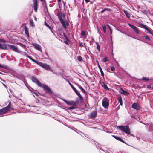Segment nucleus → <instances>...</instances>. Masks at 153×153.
<instances>
[{"mask_svg": "<svg viewBox=\"0 0 153 153\" xmlns=\"http://www.w3.org/2000/svg\"><path fill=\"white\" fill-rule=\"evenodd\" d=\"M57 16H58L59 19L63 27L65 29H66L67 28V27L66 26L65 22V21L63 20L62 17V16L63 17L65 18V13H63L62 14V12H59L58 13Z\"/></svg>", "mask_w": 153, "mask_h": 153, "instance_id": "obj_1", "label": "nucleus"}, {"mask_svg": "<svg viewBox=\"0 0 153 153\" xmlns=\"http://www.w3.org/2000/svg\"><path fill=\"white\" fill-rule=\"evenodd\" d=\"M118 127L121 130L123 131L125 133L128 134H130V129L128 126H120Z\"/></svg>", "mask_w": 153, "mask_h": 153, "instance_id": "obj_2", "label": "nucleus"}, {"mask_svg": "<svg viewBox=\"0 0 153 153\" xmlns=\"http://www.w3.org/2000/svg\"><path fill=\"white\" fill-rule=\"evenodd\" d=\"M11 108V103L9 102L7 106L0 109V115L6 114L8 112V111Z\"/></svg>", "mask_w": 153, "mask_h": 153, "instance_id": "obj_3", "label": "nucleus"}, {"mask_svg": "<svg viewBox=\"0 0 153 153\" xmlns=\"http://www.w3.org/2000/svg\"><path fill=\"white\" fill-rule=\"evenodd\" d=\"M35 63L47 70H49L50 69V67L46 64H44L40 62H38L36 61L35 62Z\"/></svg>", "mask_w": 153, "mask_h": 153, "instance_id": "obj_4", "label": "nucleus"}, {"mask_svg": "<svg viewBox=\"0 0 153 153\" xmlns=\"http://www.w3.org/2000/svg\"><path fill=\"white\" fill-rule=\"evenodd\" d=\"M102 104L105 109H107L109 105V100L107 98H104L102 100Z\"/></svg>", "mask_w": 153, "mask_h": 153, "instance_id": "obj_5", "label": "nucleus"}, {"mask_svg": "<svg viewBox=\"0 0 153 153\" xmlns=\"http://www.w3.org/2000/svg\"><path fill=\"white\" fill-rule=\"evenodd\" d=\"M7 46L9 47V49H11L14 51L17 52L19 53H20V51L17 48L13 45H11L8 44Z\"/></svg>", "mask_w": 153, "mask_h": 153, "instance_id": "obj_6", "label": "nucleus"}, {"mask_svg": "<svg viewBox=\"0 0 153 153\" xmlns=\"http://www.w3.org/2000/svg\"><path fill=\"white\" fill-rule=\"evenodd\" d=\"M139 25L140 26L144 28L147 31V33L150 34H152V33H153L152 32H153V30H150L149 28L147 27L146 25H145L142 23L140 24Z\"/></svg>", "mask_w": 153, "mask_h": 153, "instance_id": "obj_7", "label": "nucleus"}, {"mask_svg": "<svg viewBox=\"0 0 153 153\" xmlns=\"http://www.w3.org/2000/svg\"><path fill=\"white\" fill-rule=\"evenodd\" d=\"M1 41L0 42V48L1 49L3 50H7L8 49L7 48V45L4 43V42H6V41H3L2 42H2Z\"/></svg>", "mask_w": 153, "mask_h": 153, "instance_id": "obj_8", "label": "nucleus"}, {"mask_svg": "<svg viewBox=\"0 0 153 153\" xmlns=\"http://www.w3.org/2000/svg\"><path fill=\"white\" fill-rule=\"evenodd\" d=\"M42 87L43 89L47 92L48 93L50 94L52 93V91L48 86L45 85H43Z\"/></svg>", "mask_w": 153, "mask_h": 153, "instance_id": "obj_9", "label": "nucleus"}, {"mask_svg": "<svg viewBox=\"0 0 153 153\" xmlns=\"http://www.w3.org/2000/svg\"><path fill=\"white\" fill-rule=\"evenodd\" d=\"M32 81L37 84V85L40 87L42 86V84L40 83L39 81L34 76H33L31 78Z\"/></svg>", "mask_w": 153, "mask_h": 153, "instance_id": "obj_10", "label": "nucleus"}, {"mask_svg": "<svg viewBox=\"0 0 153 153\" xmlns=\"http://www.w3.org/2000/svg\"><path fill=\"white\" fill-rule=\"evenodd\" d=\"M33 2L34 10L36 12L38 7L37 0H33Z\"/></svg>", "mask_w": 153, "mask_h": 153, "instance_id": "obj_11", "label": "nucleus"}, {"mask_svg": "<svg viewBox=\"0 0 153 153\" xmlns=\"http://www.w3.org/2000/svg\"><path fill=\"white\" fill-rule=\"evenodd\" d=\"M73 90H74L75 93L79 97V98L80 100H83V97L80 95V93L73 86L72 87H71Z\"/></svg>", "mask_w": 153, "mask_h": 153, "instance_id": "obj_12", "label": "nucleus"}, {"mask_svg": "<svg viewBox=\"0 0 153 153\" xmlns=\"http://www.w3.org/2000/svg\"><path fill=\"white\" fill-rule=\"evenodd\" d=\"M73 90H74L75 93L79 97V98L80 100H83V97L80 95V93L73 86L72 87H71Z\"/></svg>", "mask_w": 153, "mask_h": 153, "instance_id": "obj_13", "label": "nucleus"}, {"mask_svg": "<svg viewBox=\"0 0 153 153\" xmlns=\"http://www.w3.org/2000/svg\"><path fill=\"white\" fill-rule=\"evenodd\" d=\"M128 25L130 26V27L131 28H132L134 30V31L136 33H139V30H138L137 28L136 27V26L133 25H131V24L129 23H128Z\"/></svg>", "mask_w": 153, "mask_h": 153, "instance_id": "obj_14", "label": "nucleus"}, {"mask_svg": "<svg viewBox=\"0 0 153 153\" xmlns=\"http://www.w3.org/2000/svg\"><path fill=\"white\" fill-rule=\"evenodd\" d=\"M97 113L96 111H92L90 114V118L91 119L95 118L97 116Z\"/></svg>", "mask_w": 153, "mask_h": 153, "instance_id": "obj_15", "label": "nucleus"}, {"mask_svg": "<svg viewBox=\"0 0 153 153\" xmlns=\"http://www.w3.org/2000/svg\"><path fill=\"white\" fill-rule=\"evenodd\" d=\"M64 101L68 105H76V102L73 101H68L65 100H64Z\"/></svg>", "mask_w": 153, "mask_h": 153, "instance_id": "obj_16", "label": "nucleus"}, {"mask_svg": "<svg viewBox=\"0 0 153 153\" xmlns=\"http://www.w3.org/2000/svg\"><path fill=\"white\" fill-rule=\"evenodd\" d=\"M120 92L121 94H123L125 95H127L129 94V93L127 91L123 90L122 88H121L120 90Z\"/></svg>", "mask_w": 153, "mask_h": 153, "instance_id": "obj_17", "label": "nucleus"}, {"mask_svg": "<svg viewBox=\"0 0 153 153\" xmlns=\"http://www.w3.org/2000/svg\"><path fill=\"white\" fill-rule=\"evenodd\" d=\"M132 107L134 109H136L137 110H139L140 109L139 106H138L137 104L136 103H134L132 105Z\"/></svg>", "mask_w": 153, "mask_h": 153, "instance_id": "obj_18", "label": "nucleus"}, {"mask_svg": "<svg viewBox=\"0 0 153 153\" xmlns=\"http://www.w3.org/2000/svg\"><path fill=\"white\" fill-rule=\"evenodd\" d=\"M112 137H114V138H115V139H116V140H117L119 141H120L121 142H122L123 143H124V140H123L120 137L116 136H115L114 135H112Z\"/></svg>", "mask_w": 153, "mask_h": 153, "instance_id": "obj_19", "label": "nucleus"}, {"mask_svg": "<svg viewBox=\"0 0 153 153\" xmlns=\"http://www.w3.org/2000/svg\"><path fill=\"white\" fill-rule=\"evenodd\" d=\"M24 30L25 34L28 37H29V33L28 30V29L26 26L24 27Z\"/></svg>", "mask_w": 153, "mask_h": 153, "instance_id": "obj_20", "label": "nucleus"}, {"mask_svg": "<svg viewBox=\"0 0 153 153\" xmlns=\"http://www.w3.org/2000/svg\"><path fill=\"white\" fill-rule=\"evenodd\" d=\"M33 45L34 46V47L36 49L39 50V51H42V49L41 48V47L39 45H37V44H35Z\"/></svg>", "mask_w": 153, "mask_h": 153, "instance_id": "obj_21", "label": "nucleus"}, {"mask_svg": "<svg viewBox=\"0 0 153 153\" xmlns=\"http://www.w3.org/2000/svg\"><path fill=\"white\" fill-rule=\"evenodd\" d=\"M118 102L120 104L121 106L122 105V99L121 96H119L118 97Z\"/></svg>", "mask_w": 153, "mask_h": 153, "instance_id": "obj_22", "label": "nucleus"}, {"mask_svg": "<svg viewBox=\"0 0 153 153\" xmlns=\"http://www.w3.org/2000/svg\"><path fill=\"white\" fill-rule=\"evenodd\" d=\"M105 11H112V10L109 8H104L103 10H102V11H101L100 12H99V13H104Z\"/></svg>", "mask_w": 153, "mask_h": 153, "instance_id": "obj_23", "label": "nucleus"}, {"mask_svg": "<svg viewBox=\"0 0 153 153\" xmlns=\"http://www.w3.org/2000/svg\"><path fill=\"white\" fill-rule=\"evenodd\" d=\"M102 85L105 89L107 90H109V88L108 87L107 85L104 82L102 83Z\"/></svg>", "mask_w": 153, "mask_h": 153, "instance_id": "obj_24", "label": "nucleus"}, {"mask_svg": "<svg viewBox=\"0 0 153 153\" xmlns=\"http://www.w3.org/2000/svg\"><path fill=\"white\" fill-rule=\"evenodd\" d=\"M25 56L29 58L30 60H31L32 61H33V62H36V60L33 59L30 56H29L27 53H26L25 55Z\"/></svg>", "mask_w": 153, "mask_h": 153, "instance_id": "obj_25", "label": "nucleus"}, {"mask_svg": "<svg viewBox=\"0 0 153 153\" xmlns=\"http://www.w3.org/2000/svg\"><path fill=\"white\" fill-rule=\"evenodd\" d=\"M44 24L52 32V29L51 27L45 21Z\"/></svg>", "mask_w": 153, "mask_h": 153, "instance_id": "obj_26", "label": "nucleus"}, {"mask_svg": "<svg viewBox=\"0 0 153 153\" xmlns=\"http://www.w3.org/2000/svg\"><path fill=\"white\" fill-rule=\"evenodd\" d=\"M77 85L78 87L82 91L84 94H86V92L85 91V90L82 88V87L79 85L78 84H77Z\"/></svg>", "mask_w": 153, "mask_h": 153, "instance_id": "obj_27", "label": "nucleus"}, {"mask_svg": "<svg viewBox=\"0 0 153 153\" xmlns=\"http://www.w3.org/2000/svg\"><path fill=\"white\" fill-rule=\"evenodd\" d=\"M100 69V73H101V75L104 77V74L103 72V71L102 69V68H101V67H100V66H99V68H98Z\"/></svg>", "mask_w": 153, "mask_h": 153, "instance_id": "obj_28", "label": "nucleus"}, {"mask_svg": "<svg viewBox=\"0 0 153 153\" xmlns=\"http://www.w3.org/2000/svg\"><path fill=\"white\" fill-rule=\"evenodd\" d=\"M30 25L31 27H33L35 25L33 23V20L32 19H30Z\"/></svg>", "mask_w": 153, "mask_h": 153, "instance_id": "obj_29", "label": "nucleus"}, {"mask_svg": "<svg viewBox=\"0 0 153 153\" xmlns=\"http://www.w3.org/2000/svg\"><path fill=\"white\" fill-rule=\"evenodd\" d=\"M124 12L126 15V16L128 18H130V13H128L126 11H124Z\"/></svg>", "mask_w": 153, "mask_h": 153, "instance_id": "obj_30", "label": "nucleus"}, {"mask_svg": "<svg viewBox=\"0 0 153 153\" xmlns=\"http://www.w3.org/2000/svg\"><path fill=\"white\" fill-rule=\"evenodd\" d=\"M143 37L145 39L149 41H150L151 40L150 38L148 36L144 35Z\"/></svg>", "mask_w": 153, "mask_h": 153, "instance_id": "obj_31", "label": "nucleus"}, {"mask_svg": "<svg viewBox=\"0 0 153 153\" xmlns=\"http://www.w3.org/2000/svg\"><path fill=\"white\" fill-rule=\"evenodd\" d=\"M17 44L18 45H20L21 47H23V48H26L25 45H24L23 44H22L21 43H17Z\"/></svg>", "mask_w": 153, "mask_h": 153, "instance_id": "obj_32", "label": "nucleus"}, {"mask_svg": "<svg viewBox=\"0 0 153 153\" xmlns=\"http://www.w3.org/2000/svg\"><path fill=\"white\" fill-rule=\"evenodd\" d=\"M74 106H73L71 107H70L68 108V109L69 110L74 109L76 108V105H74Z\"/></svg>", "mask_w": 153, "mask_h": 153, "instance_id": "obj_33", "label": "nucleus"}, {"mask_svg": "<svg viewBox=\"0 0 153 153\" xmlns=\"http://www.w3.org/2000/svg\"><path fill=\"white\" fill-rule=\"evenodd\" d=\"M77 58L78 61H82L83 60L82 57L80 56H79L77 57Z\"/></svg>", "mask_w": 153, "mask_h": 153, "instance_id": "obj_34", "label": "nucleus"}, {"mask_svg": "<svg viewBox=\"0 0 153 153\" xmlns=\"http://www.w3.org/2000/svg\"><path fill=\"white\" fill-rule=\"evenodd\" d=\"M97 44V49L98 50L99 52L100 51V46L98 43L96 42Z\"/></svg>", "mask_w": 153, "mask_h": 153, "instance_id": "obj_35", "label": "nucleus"}, {"mask_svg": "<svg viewBox=\"0 0 153 153\" xmlns=\"http://www.w3.org/2000/svg\"><path fill=\"white\" fill-rule=\"evenodd\" d=\"M142 80H143L148 81L149 80V79L148 78H147L146 77H144L142 78Z\"/></svg>", "mask_w": 153, "mask_h": 153, "instance_id": "obj_36", "label": "nucleus"}, {"mask_svg": "<svg viewBox=\"0 0 153 153\" xmlns=\"http://www.w3.org/2000/svg\"><path fill=\"white\" fill-rule=\"evenodd\" d=\"M64 37H65V39L67 40V41L68 42H69L70 40H69V39H68V38L67 36L65 34H64Z\"/></svg>", "mask_w": 153, "mask_h": 153, "instance_id": "obj_37", "label": "nucleus"}, {"mask_svg": "<svg viewBox=\"0 0 153 153\" xmlns=\"http://www.w3.org/2000/svg\"><path fill=\"white\" fill-rule=\"evenodd\" d=\"M107 59H108V58L107 57H105L102 59L103 61L104 62H105L106 61H108Z\"/></svg>", "mask_w": 153, "mask_h": 153, "instance_id": "obj_38", "label": "nucleus"}, {"mask_svg": "<svg viewBox=\"0 0 153 153\" xmlns=\"http://www.w3.org/2000/svg\"><path fill=\"white\" fill-rule=\"evenodd\" d=\"M102 28L104 33H105L106 32V26L105 25L103 26Z\"/></svg>", "mask_w": 153, "mask_h": 153, "instance_id": "obj_39", "label": "nucleus"}, {"mask_svg": "<svg viewBox=\"0 0 153 153\" xmlns=\"http://www.w3.org/2000/svg\"><path fill=\"white\" fill-rule=\"evenodd\" d=\"M81 35L82 36H85L86 35L85 32L84 31H82L81 32Z\"/></svg>", "mask_w": 153, "mask_h": 153, "instance_id": "obj_40", "label": "nucleus"}, {"mask_svg": "<svg viewBox=\"0 0 153 153\" xmlns=\"http://www.w3.org/2000/svg\"><path fill=\"white\" fill-rule=\"evenodd\" d=\"M115 68L114 66L111 67V70L112 71H114L115 70Z\"/></svg>", "mask_w": 153, "mask_h": 153, "instance_id": "obj_41", "label": "nucleus"}, {"mask_svg": "<svg viewBox=\"0 0 153 153\" xmlns=\"http://www.w3.org/2000/svg\"><path fill=\"white\" fill-rule=\"evenodd\" d=\"M79 46L80 47H83V45L82 43H79Z\"/></svg>", "mask_w": 153, "mask_h": 153, "instance_id": "obj_42", "label": "nucleus"}, {"mask_svg": "<svg viewBox=\"0 0 153 153\" xmlns=\"http://www.w3.org/2000/svg\"><path fill=\"white\" fill-rule=\"evenodd\" d=\"M68 41H65L64 42V43L66 44L67 45H69V44H68Z\"/></svg>", "mask_w": 153, "mask_h": 153, "instance_id": "obj_43", "label": "nucleus"}, {"mask_svg": "<svg viewBox=\"0 0 153 153\" xmlns=\"http://www.w3.org/2000/svg\"><path fill=\"white\" fill-rule=\"evenodd\" d=\"M65 25H66L68 26L69 25V23L67 21L66 22Z\"/></svg>", "mask_w": 153, "mask_h": 153, "instance_id": "obj_44", "label": "nucleus"}, {"mask_svg": "<svg viewBox=\"0 0 153 153\" xmlns=\"http://www.w3.org/2000/svg\"><path fill=\"white\" fill-rule=\"evenodd\" d=\"M85 1L86 3H87L90 1V0H85Z\"/></svg>", "mask_w": 153, "mask_h": 153, "instance_id": "obj_45", "label": "nucleus"}, {"mask_svg": "<svg viewBox=\"0 0 153 153\" xmlns=\"http://www.w3.org/2000/svg\"><path fill=\"white\" fill-rule=\"evenodd\" d=\"M69 85H70L71 86V87H72L73 85H72L71 83H69Z\"/></svg>", "mask_w": 153, "mask_h": 153, "instance_id": "obj_46", "label": "nucleus"}, {"mask_svg": "<svg viewBox=\"0 0 153 153\" xmlns=\"http://www.w3.org/2000/svg\"><path fill=\"white\" fill-rule=\"evenodd\" d=\"M34 94H35L36 96H38V94H37V93H35V92H34Z\"/></svg>", "mask_w": 153, "mask_h": 153, "instance_id": "obj_47", "label": "nucleus"}, {"mask_svg": "<svg viewBox=\"0 0 153 153\" xmlns=\"http://www.w3.org/2000/svg\"><path fill=\"white\" fill-rule=\"evenodd\" d=\"M151 86L149 85L148 86L147 88H151Z\"/></svg>", "mask_w": 153, "mask_h": 153, "instance_id": "obj_48", "label": "nucleus"}, {"mask_svg": "<svg viewBox=\"0 0 153 153\" xmlns=\"http://www.w3.org/2000/svg\"><path fill=\"white\" fill-rule=\"evenodd\" d=\"M58 2H61V0H57Z\"/></svg>", "mask_w": 153, "mask_h": 153, "instance_id": "obj_49", "label": "nucleus"}, {"mask_svg": "<svg viewBox=\"0 0 153 153\" xmlns=\"http://www.w3.org/2000/svg\"><path fill=\"white\" fill-rule=\"evenodd\" d=\"M45 53H46V55H47V56H48V57L49 58V56H48L47 53V52H45Z\"/></svg>", "mask_w": 153, "mask_h": 153, "instance_id": "obj_50", "label": "nucleus"}, {"mask_svg": "<svg viewBox=\"0 0 153 153\" xmlns=\"http://www.w3.org/2000/svg\"><path fill=\"white\" fill-rule=\"evenodd\" d=\"M97 63H98V67L99 68V66H100V65L99 64V63L97 61Z\"/></svg>", "mask_w": 153, "mask_h": 153, "instance_id": "obj_51", "label": "nucleus"}, {"mask_svg": "<svg viewBox=\"0 0 153 153\" xmlns=\"http://www.w3.org/2000/svg\"><path fill=\"white\" fill-rule=\"evenodd\" d=\"M106 70H107V71L108 72H109V71H108V68H107V69H106Z\"/></svg>", "mask_w": 153, "mask_h": 153, "instance_id": "obj_52", "label": "nucleus"}, {"mask_svg": "<svg viewBox=\"0 0 153 153\" xmlns=\"http://www.w3.org/2000/svg\"><path fill=\"white\" fill-rule=\"evenodd\" d=\"M10 109L11 110H13V108H11L10 109Z\"/></svg>", "mask_w": 153, "mask_h": 153, "instance_id": "obj_53", "label": "nucleus"}, {"mask_svg": "<svg viewBox=\"0 0 153 153\" xmlns=\"http://www.w3.org/2000/svg\"><path fill=\"white\" fill-rule=\"evenodd\" d=\"M109 29H110V31H111V33H112V32L111 31V29L110 28V27H109Z\"/></svg>", "mask_w": 153, "mask_h": 153, "instance_id": "obj_54", "label": "nucleus"}, {"mask_svg": "<svg viewBox=\"0 0 153 153\" xmlns=\"http://www.w3.org/2000/svg\"><path fill=\"white\" fill-rule=\"evenodd\" d=\"M40 1H41V2H42L43 1V0H40Z\"/></svg>", "mask_w": 153, "mask_h": 153, "instance_id": "obj_55", "label": "nucleus"}, {"mask_svg": "<svg viewBox=\"0 0 153 153\" xmlns=\"http://www.w3.org/2000/svg\"><path fill=\"white\" fill-rule=\"evenodd\" d=\"M152 36H153V33H152Z\"/></svg>", "mask_w": 153, "mask_h": 153, "instance_id": "obj_56", "label": "nucleus"}]
</instances>
